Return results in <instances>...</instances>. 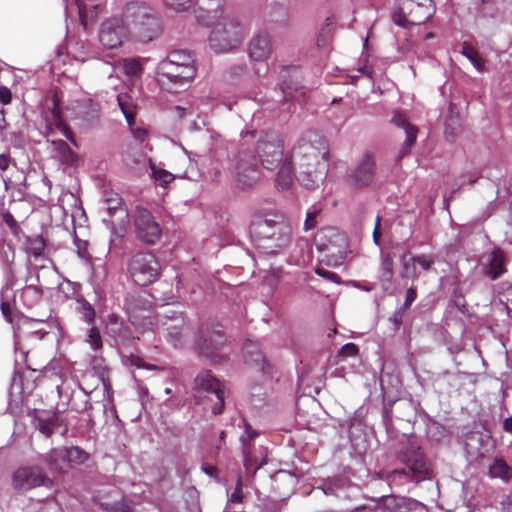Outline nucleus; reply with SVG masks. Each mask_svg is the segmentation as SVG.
<instances>
[{
    "instance_id": "29",
    "label": "nucleus",
    "mask_w": 512,
    "mask_h": 512,
    "mask_svg": "<svg viewBox=\"0 0 512 512\" xmlns=\"http://www.w3.org/2000/svg\"><path fill=\"white\" fill-rule=\"evenodd\" d=\"M266 15L270 21L286 25L289 20V9L285 4L273 1L267 6Z\"/></svg>"
},
{
    "instance_id": "8",
    "label": "nucleus",
    "mask_w": 512,
    "mask_h": 512,
    "mask_svg": "<svg viewBox=\"0 0 512 512\" xmlns=\"http://www.w3.org/2000/svg\"><path fill=\"white\" fill-rule=\"evenodd\" d=\"M229 170L242 189L251 188L260 178L258 160L248 149L238 152Z\"/></svg>"
},
{
    "instance_id": "36",
    "label": "nucleus",
    "mask_w": 512,
    "mask_h": 512,
    "mask_svg": "<svg viewBox=\"0 0 512 512\" xmlns=\"http://www.w3.org/2000/svg\"><path fill=\"white\" fill-rule=\"evenodd\" d=\"M489 475L492 478H500L508 482L511 478L512 470L504 460L495 459L493 464L489 467Z\"/></svg>"
},
{
    "instance_id": "24",
    "label": "nucleus",
    "mask_w": 512,
    "mask_h": 512,
    "mask_svg": "<svg viewBox=\"0 0 512 512\" xmlns=\"http://www.w3.org/2000/svg\"><path fill=\"white\" fill-rule=\"evenodd\" d=\"M104 203L110 218H115L120 224H125L127 222L128 212L118 193L114 191H105Z\"/></svg>"
},
{
    "instance_id": "39",
    "label": "nucleus",
    "mask_w": 512,
    "mask_h": 512,
    "mask_svg": "<svg viewBox=\"0 0 512 512\" xmlns=\"http://www.w3.org/2000/svg\"><path fill=\"white\" fill-rule=\"evenodd\" d=\"M461 130L460 117L451 110L445 120V135L447 138H454Z\"/></svg>"
},
{
    "instance_id": "47",
    "label": "nucleus",
    "mask_w": 512,
    "mask_h": 512,
    "mask_svg": "<svg viewBox=\"0 0 512 512\" xmlns=\"http://www.w3.org/2000/svg\"><path fill=\"white\" fill-rule=\"evenodd\" d=\"M59 449H53L47 456V462L51 469L62 471L67 467V463H63L62 457L56 455Z\"/></svg>"
},
{
    "instance_id": "52",
    "label": "nucleus",
    "mask_w": 512,
    "mask_h": 512,
    "mask_svg": "<svg viewBox=\"0 0 512 512\" xmlns=\"http://www.w3.org/2000/svg\"><path fill=\"white\" fill-rule=\"evenodd\" d=\"M88 110L84 113V119L88 122H92L99 117L100 107L97 103L93 102L91 99L88 101Z\"/></svg>"
},
{
    "instance_id": "42",
    "label": "nucleus",
    "mask_w": 512,
    "mask_h": 512,
    "mask_svg": "<svg viewBox=\"0 0 512 512\" xmlns=\"http://www.w3.org/2000/svg\"><path fill=\"white\" fill-rule=\"evenodd\" d=\"M498 294L500 302H502L508 311L512 310V284L501 283L498 286Z\"/></svg>"
},
{
    "instance_id": "41",
    "label": "nucleus",
    "mask_w": 512,
    "mask_h": 512,
    "mask_svg": "<svg viewBox=\"0 0 512 512\" xmlns=\"http://www.w3.org/2000/svg\"><path fill=\"white\" fill-rule=\"evenodd\" d=\"M13 287H14V276L10 272L7 277L5 287L2 289V292H1L2 301H1V305H0L3 316L9 322L12 321L11 320V308H10V304L7 301H4L3 298H4V293H6L7 290L12 289Z\"/></svg>"
},
{
    "instance_id": "23",
    "label": "nucleus",
    "mask_w": 512,
    "mask_h": 512,
    "mask_svg": "<svg viewBox=\"0 0 512 512\" xmlns=\"http://www.w3.org/2000/svg\"><path fill=\"white\" fill-rule=\"evenodd\" d=\"M392 122L395 126L403 129L406 135L405 141L399 150L398 158L400 159L410 153L417 139L418 128L415 125L409 123L406 117L399 112L394 114Z\"/></svg>"
},
{
    "instance_id": "13",
    "label": "nucleus",
    "mask_w": 512,
    "mask_h": 512,
    "mask_svg": "<svg viewBox=\"0 0 512 512\" xmlns=\"http://www.w3.org/2000/svg\"><path fill=\"white\" fill-rule=\"evenodd\" d=\"M158 321L162 325L165 338L174 347H181L187 341L190 328L181 312L166 310L157 314Z\"/></svg>"
},
{
    "instance_id": "22",
    "label": "nucleus",
    "mask_w": 512,
    "mask_h": 512,
    "mask_svg": "<svg viewBox=\"0 0 512 512\" xmlns=\"http://www.w3.org/2000/svg\"><path fill=\"white\" fill-rule=\"evenodd\" d=\"M44 117L47 130H49L51 133H53L54 130H57L68 140L75 144L72 132L70 131V129L68 128V126L66 125L61 116L59 102L55 96H53L52 98V107L45 112Z\"/></svg>"
},
{
    "instance_id": "15",
    "label": "nucleus",
    "mask_w": 512,
    "mask_h": 512,
    "mask_svg": "<svg viewBox=\"0 0 512 512\" xmlns=\"http://www.w3.org/2000/svg\"><path fill=\"white\" fill-rule=\"evenodd\" d=\"M437 256L435 254H417L413 255L410 251L404 252L400 256V276L402 279L416 280L422 272L434 270Z\"/></svg>"
},
{
    "instance_id": "19",
    "label": "nucleus",
    "mask_w": 512,
    "mask_h": 512,
    "mask_svg": "<svg viewBox=\"0 0 512 512\" xmlns=\"http://www.w3.org/2000/svg\"><path fill=\"white\" fill-rule=\"evenodd\" d=\"M506 255L505 252L498 246H494L491 251L485 252L479 259V267L481 273L495 281L506 273Z\"/></svg>"
},
{
    "instance_id": "4",
    "label": "nucleus",
    "mask_w": 512,
    "mask_h": 512,
    "mask_svg": "<svg viewBox=\"0 0 512 512\" xmlns=\"http://www.w3.org/2000/svg\"><path fill=\"white\" fill-rule=\"evenodd\" d=\"M195 400L210 408L214 415L222 413L225 405L226 388L211 371L203 370L194 379Z\"/></svg>"
},
{
    "instance_id": "27",
    "label": "nucleus",
    "mask_w": 512,
    "mask_h": 512,
    "mask_svg": "<svg viewBox=\"0 0 512 512\" xmlns=\"http://www.w3.org/2000/svg\"><path fill=\"white\" fill-rule=\"evenodd\" d=\"M294 177L297 179V170L292 159L285 158L276 176L277 186L282 190L289 188Z\"/></svg>"
},
{
    "instance_id": "28",
    "label": "nucleus",
    "mask_w": 512,
    "mask_h": 512,
    "mask_svg": "<svg viewBox=\"0 0 512 512\" xmlns=\"http://www.w3.org/2000/svg\"><path fill=\"white\" fill-rule=\"evenodd\" d=\"M56 455L61 456L63 463H67V466L82 464L89 457L88 453L76 446L60 448Z\"/></svg>"
},
{
    "instance_id": "25",
    "label": "nucleus",
    "mask_w": 512,
    "mask_h": 512,
    "mask_svg": "<svg viewBox=\"0 0 512 512\" xmlns=\"http://www.w3.org/2000/svg\"><path fill=\"white\" fill-rule=\"evenodd\" d=\"M106 333L117 343L129 339V328L123 324V321L115 314H110L106 321Z\"/></svg>"
},
{
    "instance_id": "21",
    "label": "nucleus",
    "mask_w": 512,
    "mask_h": 512,
    "mask_svg": "<svg viewBox=\"0 0 512 512\" xmlns=\"http://www.w3.org/2000/svg\"><path fill=\"white\" fill-rule=\"evenodd\" d=\"M374 171V158L372 155L366 153L362 156L359 163L350 174V180L357 188L368 186L373 180Z\"/></svg>"
},
{
    "instance_id": "16",
    "label": "nucleus",
    "mask_w": 512,
    "mask_h": 512,
    "mask_svg": "<svg viewBox=\"0 0 512 512\" xmlns=\"http://www.w3.org/2000/svg\"><path fill=\"white\" fill-rule=\"evenodd\" d=\"M273 53L272 37L266 30L257 32L248 43V57L253 62L265 63L255 69L258 76L267 74L269 66L266 63Z\"/></svg>"
},
{
    "instance_id": "61",
    "label": "nucleus",
    "mask_w": 512,
    "mask_h": 512,
    "mask_svg": "<svg viewBox=\"0 0 512 512\" xmlns=\"http://www.w3.org/2000/svg\"><path fill=\"white\" fill-rule=\"evenodd\" d=\"M53 144L59 151L67 152L71 157L74 156L73 152L69 148L68 144L64 140L53 141Z\"/></svg>"
},
{
    "instance_id": "62",
    "label": "nucleus",
    "mask_w": 512,
    "mask_h": 512,
    "mask_svg": "<svg viewBox=\"0 0 512 512\" xmlns=\"http://www.w3.org/2000/svg\"><path fill=\"white\" fill-rule=\"evenodd\" d=\"M380 221H381V218H380V216L378 215V216L376 217L375 228H374V230H373V242H374V243H375V245H377V246H380V232H379Z\"/></svg>"
},
{
    "instance_id": "46",
    "label": "nucleus",
    "mask_w": 512,
    "mask_h": 512,
    "mask_svg": "<svg viewBox=\"0 0 512 512\" xmlns=\"http://www.w3.org/2000/svg\"><path fill=\"white\" fill-rule=\"evenodd\" d=\"M324 250H327L326 259L325 262L329 266L337 267L340 266L346 257V254L344 251L338 250L337 253H334L331 251L329 247L325 248Z\"/></svg>"
},
{
    "instance_id": "37",
    "label": "nucleus",
    "mask_w": 512,
    "mask_h": 512,
    "mask_svg": "<svg viewBox=\"0 0 512 512\" xmlns=\"http://www.w3.org/2000/svg\"><path fill=\"white\" fill-rule=\"evenodd\" d=\"M461 54L471 62V64L475 67V69L478 72L484 71L485 66L483 63V59L473 46L464 42L462 45Z\"/></svg>"
},
{
    "instance_id": "31",
    "label": "nucleus",
    "mask_w": 512,
    "mask_h": 512,
    "mask_svg": "<svg viewBox=\"0 0 512 512\" xmlns=\"http://www.w3.org/2000/svg\"><path fill=\"white\" fill-rule=\"evenodd\" d=\"M210 168L209 174L213 181L219 182L221 179L227 174V172L231 173L229 170L230 166L226 167L224 162L220 160L219 156L212 149L210 150ZM232 161H229L228 164L231 165Z\"/></svg>"
},
{
    "instance_id": "56",
    "label": "nucleus",
    "mask_w": 512,
    "mask_h": 512,
    "mask_svg": "<svg viewBox=\"0 0 512 512\" xmlns=\"http://www.w3.org/2000/svg\"><path fill=\"white\" fill-rule=\"evenodd\" d=\"M358 353V347L354 343H346L340 349L341 356H355Z\"/></svg>"
},
{
    "instance_id": "64",
    "label": "nucleus",
    "mask_w": 512,
    "mask_h": 512,
    "mask_svg": "<svg viewBox=\"0 0 512 512\" xmlns=\"http://www.w3.org/2000/svg\"><path fill=\"white\" fill-rule=\"evenodd\" d=\"M11 163V158L6 154H0V170L5 171Z\"/></svg>"
},
{
    "instance_id": "33",
    "label": "nucleus",
    "mask_w": 512,
    "mask_h": 512,
    "mask_svg": "<svg viewBox=\"0 0 512 512\" xmlns=\"http://www.w3.org/2000/svg\"><path fill=\"white\" fill-rule=\"evenodd\" d=\"M380 259H381L380 271H379L380 281L383 283V285L385 283L390 284L393 279V275H394L393 258L390 253L384 252L383 250H381Z\"/></svg>"
},
{
    "instance_id": "1",
    "label": "nucleus",
    "mask_w": 512,
    "mask_h": 512,
    "mask_svg": "<svg viewBox=\"0 0 512 512\" xmlns=\"http://www.w3.org/2000/svg\"><path fill=\"white\" fill-rule=\"evenodd\" d=\"M328 155L329 146L323 135L315 131L305 133L291 154L297 181L307 189L316 188L327 176Z\"/></svg>"
},
{
    "instance_id": "34",
    "label": "nucleus",
    "mask_w": 512,
    "mask_h": 512,
    "mask_svg": "<svg viewBox=\"0 0 512 512\" xmlns=\"http://www.w3.org/2000/svg\"><path fill=\"white\" fill-rule=\"evenodd\" d=\"M117 102L128 124L131 125L136 116V103L132 97L126 93L118 94Z\"/></svg>"
},
{
    "instance_id": "50",
    "label": "nucleus",
    "mask_w": 512,
    "mask_h": 512,
    "mask_svg": "<svg viewBox=\"0 0 512 512\" xmlns=\"http://www.w3.org/2000/svg\"><path fill=\"white\" fill-rule=\"evenodd\" d=\"M314 272L320 276L321 278L327 280V281H330V282H333L335 284H342V281H341V278L339 277L338 274L332 272V271H329L323 267H316L314 269Z\"/></svg>"
},
{
    "instance_id": "17",
    "label": "nucleus",
    "mask_w": 512,
    "mask_h": 512,
    "mask_svg": "<svg viewBox=\"0 0 512 512\" xmlns=\"http://www.w3.org/2000/svg\"><path fill=\"white\" fill-rule=\"evenodd\" d=\"M134 225L137 238L146 244H154L161 236L159 224L147 209H136Z\"/></svg>"
},
{
    "instance_id": "35",
    "label": "nucleus",
    "mask_w": 512,
    "mask_h": 512,
    "mask_svg": "<svg viewBox=\"0 0 512 512\" xmlns=\"http://www.w3.org/2000/svg\"><path fill=\"white\" fill-rule=\"evenodd\" d=\"M161 62H170V64L177 65L181 69L184 67L195 68L190 53L184 50L171 52L168 57Z\"/></svg>"
},
{
    "instance_id": "26",
    "label": "nucleus",
    "mask_w": 512,
    "mask_h": 512,
    "mask_svg": "<svg viewBox=\"0 0 512 512\" xmlns=\"http://www.w3.org/2000/svg\"><path fill=\"white\" fill-rule=\"evenodd\" d=\"M197 5L200 10L208 13V20L202 19L201 15H197V20L204 25H208L211 21L218 19L225 6V0H197Z\"/></svg>"
},
{
    "instance_id": "10",
    "label": "nucleus",
    "mask_w": 512,
    "mask_h": 512,
    "mask_svg": "<svg viewBox=\"0 0 512 512\" xmlns=\"http://www.w3.org/2000/svg\"><path fill=\"white\" fill-rule=\"evenodd\" d=\"M257 153L264 168L272 170L284 159V146L278 133L262 131L257 139Z\"/></svg>"
},
{
    "instance_id": "6",
    "label": "nucleus",
    "mask_w": 512,
    "mask_h": 512,
    "mask_svg": "<svg viewBox=\"0 0 512 512\" xmlns=\"http://www.w3.org/2000/svg\"><path fill=\"white\" fill-rule=\"evenodd\" d=\"M397 458L401 463L406 465V468L396 469L393 471V474L404 475L416 482L431 478V463L426 459L420 446L416 442L408 439L403 443L397 453Z\"/></svg>"
},
{
    "instance_id": "45",
    "label": "nucleus",
    "mask_w": 512,
    "mask_h": 512,
    "mask_svg": "<svg viewBox=\"0 0 512 512\" xmlns=\"http://www.w3.org/2000/svg\"><path fill=\"white\" fill-rule=\"evenodd\" d=\"M102 506L108 512H133L131 503L124 498L114 503L102 504Z\"/></svg>"
},
{
    "instance_id": "11",
    "label": "nucleus",
    "mask_w": 512,
    "mask_h": 512,
    "mask_svg": "<svg viewBox=\"0 0 512 512\" xmlns=\"http://www.w3.org/2000/svg\"><path fill=\"white\" fill-rule=\"evenodd\" d=\"M225 343L226 337L223 327L219 322L209 320L201 324L197 342L201 355L215 362L217 352L223 348Z\"/></svg>"
},
{
    "instance_id": "54",
    "label": "nucleus",
    "mask_w": 512,
    "mask_h": 512,
    "mask_svg": "<svg viewBox=\"0 0 512 512\" xmlns=\"http://www.w3.org/2000/svg\"><path fill=\"white\" fill-rule=\"evenodd\" d=\"M242 479L239 476L236 481V487L233 493L229 496L228 502L229 503H241L243 499L242 494Z\"/></svg>"
},
{
    "instance_id": "2",
    "label": "nucleus",
    "mask_w": 512,
    "mask_h": 512,
    "mask_svg": "<svg viewBox=\"0 0 512 512\" xmlns=\"http://www.w3.org/2000/svg\"><path fill=\"white\" fill-rule=\"evenodd\" d=\"M119 17L129 28L136 42H151L162 32L160 19L154 9L144 1H128Z\"/></svg>"
},
{
    "instance_id": "49",
    "label": "nucleus",
    "mask_w": 512,
    "mask_h": 512,
    "mask_svg": "<svg viewBox=\"0 0 512 512\" xmlns=\"http://www.w3.org/2000/svg\"><path fill=\"white\" fill-rule=\"evenodd\" d=\"M87 342L90 344L91 348L94 351H97L102 348V338L100 335V331L97 327L92 326L89 329Z\"/></svg>"
},
{
    "instance_id": "38",
    "label": "nucleus",
    "mask_w": 512,
    "mask_h": 512,
    "mask_svg": "<svg viewBox=\"0 0 512 512\" xmlns=\"http://www.w3.org/2000/svg\"><path fill=\"white\" fill-rule=\"evenodd\" d=\"M76 303V311L81 315L82 320L87 324L93 323L96 317L94 307L84 297H78Z\"/></svg>"
},
{
    "instance_id": "40",
    "label": "nucleus",
    "mask_w": 512,
    "mask_h": 512,
    "mask_svg": "<svg viewBox=\"0 0 512 512\" xmlns=\"http://www.w3.org/2000/svg\"><path fill=\"white\" fill-rule=\"evenodd\" d=\"M150 168L152 177L162 186L168 185L175 179V175L165 169L156 167V165L152 163L150 164Z\"/></svg>"
},
{
    "instance_id": "14",
    "label": "nucleus",
    "mask_w": 512,
    "mask_h": 512,
    "mask_svg": "<svg viewBox=\"0 0 512 512\" xmlns=\"http://www.w3.org/2000/svg\"><path fill=\"white\" fill-rule=\"evenodd\" d=\"M195 68L181 69L170 62H160L157 67V82L165 90L176 92L186 86L195 76Z\"/></svg>"
},
{
    "instance_id": "63",
    "label": "nucleus",
    "mask_w": 512,
    "mask_h": 512,
    "mask_svg": "<svg viewBox=\"0 0 512 512\" xmlns=\"http://www.w3.org/2000/svg\"><path fill=\"white\" fill-rule=\"evenodd\" d=\"M75 245L77 247V251H78L79 256L82 257V258H85L86 254H87L86 253L87 242L79 240V239H75Z\"/></svg>"
},
{
    "instance_id": "9",
    "label": "nucleus",
    "mask_w": 512,
    "mask_h": 512,
    "mask_svg": "<svg viewBox=\"0 0 512 512\" xmlns=\"http://www.w3.org/2000/svg\"><path fill=\"white\" fill-rule=\"evenodd\" d=\"M132 281L139 286L153 283L160 275V264L152 253H136L128 263Z\"/></svg>"
},
{
    "instance_id": "7",
    "label": "nucleus",
    "mask_w": 512,
    "mask_h": 512,
    "mask_svg": "<svg viewBox=\"0 0 512 512\" xmlns=\"http://www.w3.org/2000/svg\"><path fill=\"white\" fill-rule=\"evenodd\" d=\"M435 13L432 0H397L393 21L401 27L422 25Z\"/></svg>"
},
{
    "instance_id": "48",
    "label": "nucleus",
    "mask_w": 512,
    "mask_h": 512,
    "mask_svg": "<svg viewBox=\"0 0 512 512\" xmlns=\"http://www.w3.org/2000/svg\"><path fill=\"white\" fill-rule=\"evenodd\" d=\"M45 242L41 237L30 239L28 242V251L34 257H39L43 254Z\"/></svg>"
},
{
    "instance_id": "20",
    "label": "nucleus",
    "mask_w": 512,
    "mask_h": 512,
    "mask_svg": "<svg viewBox=\"0 0 512 512\" xmlns=\"http://www.w3.org/2000/svg\"><path fill=\"white\" fill-rule=\"evenodd\" d=\"M280 90L284 100L297 99L305 95V88L302 85V75L298 67H283L280 71Z\"/></svg>"
},
{
    "instance_id": "57",
    "label": "nucleus",
    "mask_w": 512,
    "mask_h": 512,
    "mask_svg": "<svg viewBox=\"0 0 512 512\" xmlns=\"http://www.w3.org/2000/svg\"><path fill=\"white\" fill-rule=\"evenodd\" d=\"M417 297L416 290L414 288H408L405 294V301L402 309H408Z\"/></svg>"
},
{
    "instance_id": "5",
    "label": "nucleus",
    "mask_w": 512,
    "mask_h": 512,
    "mask_svg": "<svg viewBox=\"0 0 512 512\" xmlns=\"http://www.w3.org/2000/svg\"><path fill=\"white\" fill-rule=\"evenodd\" d=\"M244 26L237 17L227 16L215 24L209 35V47L215 53H229L236 50L243 42Z\"/></svg>"
},
{
    "instance_id": "32",
    "label": "nucleus",
    "mask_w": 512,
    "mask_h": 512,
    "mask_svg": "<svg viewBox=\"0 0 512 512\" xmlns=\"http://www.w3.org/2000/svg\"><path fill=\"white\" fill-rule=\"evenodd\" d=\"M335 26V18L327 17L325 20V24L321 27L317 39L316 44L317 47L321 50H327L332 39L333 30Z\"/></svg>"
},
{
    "instance_id": "43",
    "label": "nucleus",
    "mask_w": 512,
    "mask_h": 512,
    "mask_svg": "<svg viewBox=\"0 0 512 512\" xmlns=\"http://www.w3.org/2000/svg\"><path fill=\"white\" fill-rule=\"evenodd\" d=\"M58 426V418L53 415L48 418H39L38 419V429L41 433H43L46 436H50L54 428Z\"/></svg>"
},
{
    "instance_id": "18",
    "label": "nucleus",
    "mask_w": 512,
    "mask_h": 512,
    "mask_svg": "<svg viewBox=\"0 0 512 512\" xmlns=\"http://www.w3.org/2000/svg\"><path fill=\"white\" fill-rule=\"evenodd\" d=\"M50 482V479L39 467H20L12 476V486L18 491L47 486Z\"/></svg>"
},
{
    "instance_id": "58",
    "label": "nucleus",
    "mask_w": 512,
    "mask_h": 512,
    "mask_svg": "<svg viewBox=\"0 0 512 512\" xmlns=\"http://www.w3.org/2000/svg\"><path fill=\"white\" fill-rule=\"evenodd\" d=\"M383 421L386 425L391 421L392 418V403L386 402L384 400L383 403V411H382Z\"/></svg>"
},
{
    "instance_id": "3",
    "label": "nucleus",
    "mask_w": 512,
    "mask_h": 512,
    "mask_svg": "<svg viewBox=\"0 0 512 512\" xmlns=\"http://www.w3.org/2000/svg\"><path fill=\"white\" fill-rule=\"evenodd\" d=\"M250 236L260 253L275 255L289 243L291 227L283 220L258 219L250 226Z\"/></svg>"
},
{
    "instance_id": "12",
    "label": "nucleus",
    "mask_w": 512,
    "mask_h": 512,
    "mask_svg": "<svg viewBox=\"0 0 512 512\" xmlns=\"http://www.w3.org/2000/svg\"><path fill=\"white\" fill-rule=\"evenodd\" d=\"M98 35L103 47L110 50L118 49L124 43L134 40L131 31L119 16H112L104 20L100 25Z\"/></svg>"
},
{
    "instance_id": "51",
    "label": "nucleus",
    "mask_w": 512,
    "mask_h": 512,
    "mask_svg": "<svg viewBox=\"0 0 512 512\" xmlns=\"http://www.w3.org/2000/svg\"><path fill=\"white\" fill-rule=\"evenodd\" d=\"M320 210L312 207L306 213V219L304 222L305 231H310L316 227V217L319 214Z\"/></svg>"
},
{
    "instance_id": "44",
    "label": "nucleus",
    "mask_w": 512,
    "mask_h": 512,
    "mask_svg": "<svg viewBox=\"0 0 512 512\" xmlns=\"http://www.w3.org/2000/svg\"><path fill=\"white\" fill-rule=\"evenodd\" d=\"M123 69L128 76L132 77L141 75L143 71L141 62L135 58L125 59L123 62Z\"/></svg>"
},
{
    "instance_id": "55",
    "label": "nucleus",
    "mask_w": 512,
    "mask_h": 512,
    "mask_svg": "<svg viewBox=\"0 0 512 512\" xmlns=\"http://www.w3.org/2000/svg\"><path fill=\"white\" fill-rule=\"evenodd\" d=\"M164 3L176 10V11H182L189 7L191 0H163Z\"/></svg>"
},
{
    "instance_id": "60",
    "label": "nucleus",
    "mask_w": 512,
    "mask_h": 512,
    "mask_svg": "<svg viewBox=\"0 0 512 512\" xmlns=\"http://www.w3.org/2000/svg\"><path fill=\"white\" fill-rule=\"evenodd\" d=\"M403 313L404 309L400 308L399 310L395 311L393 315L390 317V321L394 324L396 329H398L402 324Z\"/></svg>"
},
{
    "instance_id": "30",
    "label": "nucleus",
    "mask_w": 512,
    "mask_h": 512,
    "mask_svg": "<svg viewBox=\"0 0 512 512\" xmlns=\"http://www.w3.org/2000/svg\"><path fill=\"white\" fill-rule=\"evenodd\" d=\"M242 425L239 424V427H243L244 433L240 436V442L242 444V453L244 456V464L248 467V454L250 449V442L259 436V432L252 428V426L245 420L242 419Z\"/></svg>"
},
{
    "instance_id": "59",
    "label": "nucleus",
    "mask_w": 512,
    "mask_h": 512,
    "mask_svg": "<svg viewBox=\"0 0 512 512\" xmlns=\"http://www.w3.org/2000/svg\"><path fill=\"white\" fill-rule=\"evenodd\" d=\"M12 94L9 88L5 86L0 87V103L2 105H7L11 102Z\"/></svg>"
},
{
    "instance_id": "53",
    "label": "nucleus",
    "mask_w": 512,
    "mask_h": 512,
    "mask_svg": "<svg viewBox=\"0 0 512 512\" xmlns=\"http://www.w3.org/2000/svg\"><path fill=\"white\" fill-rule=\"evenodd\" d=\"M246 72V65L245 64H237L231 66L228 71V77L231 81H236L240 79Z\"/></svg>"
}]
</instances>
